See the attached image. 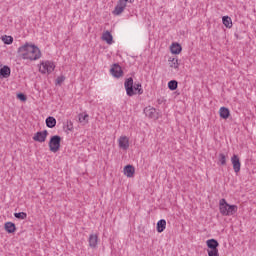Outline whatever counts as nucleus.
Returning a JSON list of instances; mask_svg holds the SVG:
<instances>
[{"mask_svg": "<svg viewBox=\"0 0 256 256\" xmlns=\"http://www.w3.org/2000/svg\"><path fill=\"white\" fill-rule=\"evenodd\" d=\"M18 56L22 59H28L29 61H37L41 59V50L35 44L26 42L20 46L17 50Z\"/></svg>", "mask_w": 256, "mask_h": 256, "instance_id": "1", "label": "nucleus"}, {"mask_svg": "<svg viewBox=\"0 0 256 256\" xmlns=\"http://www.w3.org/2000/svg\"><path fill=\"white\" fill-rule=\"evenodd\" d=\"M219 209L221 215H224L225 217H231V215H235L237 212V205H229L227 200L223 198L220 200Z\"/></svg>", "mask_w": 256, "mask_h": 256, "instance_id": "2", "label": "nucleus"}, {"mask_svg": "<svg viewBox=\"0 0 256 256\" xmlns=\"http://www.w3.org/2000/svg\"><path fill=\"white\" fill-rule=\"evenodd\" d=\"M49 149L52 153H57L61 149V136L54 135L50 138Z\"/></svg>", "mask_w": 256, "mask_h": 256, "instance_id": "3", "label": "nucleus"}, {"mask_svg": "<svg viewBox=\"0 0 256 256\" xmlns=\"http://www.w3.org/2000/svg\"><path fill=\"white\" fill-rule=\"evenodd\" d=\"M124 87L128 97H133V95H135V89L133 88V78H127L124 82Z\"/></svg>", "mask_w": 256, "mask_h": 256, "instance_id": "4", "label": "nucleus"}, {"mask_svg": "<svg viewBox=\"0 0 256 256\" xmlns=\"http://www.w3.org/2000/svg\"><path fill=\"white\" fill-rule=\"evenodd\" d=\"M41 73H53L55 71V63L51 61H46L42 63V67H40Z\"/></svg>", "mask_w": 256, "mask_h": 256, "instance_id": "5", "label": "nucleus"}, {"mask_svg": "<svg viewBox=\"0 0 256 256\" xmlns=\"http://www.w3.org/2000/svg\"><path fill=\"white\" fill-rule=\"evenodd\" d=\"M48 135H49V132L47 130L37 132L33 136V141H37L38 143H45Z\"/></svg>", "mask_w": 256, "mask_h": 256, "instance_id": "6", "label": "nucleus"}, {"mask_svg": "<svg viewBox=\"0 0 256 256\" xmlns=\"http://www.w3.org/2000/svg\"><path fill=\"white\" fill-rule=\"evenodd\" d=\"M125 7H127V2H124L123 0H119L112 11L113 15H121L125 11Z\"/></svg>", "mask_w": 256, "mask_h": 256, "instance_id": "7", "label": "nucleus"}, {"mask_svg": "<svg viewBox=\"0 0 256 256\" xmlns=\"http://www.w3.org/2000/svg\"><path fill=\"white\" fill-rule=\"evenodd\" d=\"M144 113L146 117H149L150 119H159V113H157V109L148 106L144 109Z\"/></svg>", "mask_w": 256, "mask_h": 256, "instance_id": "8", "label": "nucleus"}, {"mask_svg": "<svg viewBox=\"0 0 256 256\" xmlns=\"http://www.w3.org/2000/svg\"><path fill=\"white\" fill-rule=\"evenodd\" d=\"M110 72L113 77H116V79H119V77H123V69H121V66L119 64H114L110 69Z\"/></svg>", "mask_w": 256, "mask_h": 256, "instance_id": "9", "label": "nucleus"}, {"mask_svg": "<svg viewBox=\"0 0 256 256\" xmlns=\"http://www.w3.org/2000/svg\"><path fill=\"white\" fill-rule=\"evenodd\" d=\"M231 162L235 173H239V171H241V161L239 160V156L234 154L231 157Z\"/></svg>", "mask_w": 256, "mask_h": 256, "instance_id": "10", "label": "nucleus"}, {"mask_svg": "<svg viewBox=\"0 0 256 256\" xmlns=\"http://www.w3.org/2000/svg\"><path fill=\"white\" fill-rule=\"evenodd\" d=\"M119 147L124 151H127V149H129V138H127V136H122L119 138Z\"/></svg>", "mask_w": 256, "mask_h": 256, "instance_id": "11", "label": "nucleus"}, {"mask_svg": "<svg viewBox=\"0 0 256 256\" xmlns=\"http://www.w3.org/2000/svg\"><path fill=\"white\" fill-rule=\"evenodd\" d=\"M88 241L89 247H91V249H95L97 247V243H99V236H97V234H90Z\"/></svg>", "mask_w": 256, "mask_h": 256, "instance_id": "12", "label": "nucleus"}, {"mask_svg": "<svg viewBox=\"0 0 256 256\" xmlns=\"http://www.w3.org/2000/svg\"><path fill=\"white\" fill-rule=\"evenodd\" d=\"M0 77L4 79L11 77V68H9V66H0Z\"/></svg>", "mask_w": 256, "mask_h": 256, "instance_id": "13", "label": "nucleus"}, {"mask_svg": "<svg viewBox=\"0 0 256 256\" xmlns=\"http://www.w3.org/2000/svg\"><path fill=\"white\" fill-rule=\"evenodd\" d=\"M206 245L208 250L219 249V242L214 238L207 240Z\"/></svg>", "mask_w": 256, "mask_h": 256, "instance_id": "14", "label": "nucleus"}, {"mask_svg": "<svg viewBox=\"0 0 256 256\" xmlns=\"http://www.w3.org/2000/svg\"><path fill=\"white\" fill-rule=\"evenodd\" d=\"M170 50H171V53L173 55H179V53H181V51L183 50V48L181 47V44L179 43H173L171 46H170Z\"/></svg>", "mask_w": 256, "mask_h": 256, "instance_id": "15", "label": "nucleus"}, {"mask_svg": "<svg viewBox=\"0 0 256 256\" xmlns=\"http://www.w3.org/2000/svg\"><path fill=\"white\" fill-rule=\"evenodd\" d=\"M166 227H167V221L165 219H161L157 222L156 229L158 233H163Z\"/></svg>", "mask_w": 256, "mask_h": 256, "instance_id": "16", "label": "nucleus"}, {"mask_svg": "<svg viewBox=\"0 0 256 256\" xmlns=\"http://www.w3.org/2000/svg\"><path fill=\"white\" fill-rule=\"evenodd\" d=\"M4 229L7 233H15V231H17V227L13 222H6L4 224Z\"/></svg>", "mask_w": 256, "mask_h": 256, "instance_id": "17", "label": "nucleus"}, {"mask_svg": "<svg viewBox=\"0 0 256 256\" xmlns=\"http://www.w3.org/2000/svg\"><path fill=\"white\" fill-rule=\"evenodd\" d=\"M124 175H126V177H133V175H135V167H133V165L125 166Z\"/></svg>", "mask_w": 256, "mask_h": 256, "instance_id": "18", "label": "nucleus"}, {"mask_svg": "<svg viewBox=\"0 0 256 256\" xmlns=\"http://www.w3.org/2000/svg\"><path fill=\"white\" fill-rule=\"evenodd\" d=\"M102 39L103 41H106L108 45H113V35H111V32L109 31L104 32L102 35Z\"/></svg>", "mask_w": 256, "mask_h": 256, "instance_id": "19", "label": "nucleus"}, {"mask_svg": "<svg viewBox=\"0 0 256 256\" xmlns=\"http://www.w3.org/2000/svg\"><path fill=\"white\" fill-rule=\"evenodd\" d=\"M57 125V120L53 116H49L46 118V127H49V129H53Z\"/></svg>", "mask_w": 256, "mask_h": 256, "instance_id": "20", "label": "nucleus"}, {"mask_svg": "<svg viewBox=\"0 0 256 256\" xmlns=\"http://www.w3.org/2000/svg\"><path fill=\"white\" fill-rule=\"evenodd\" d=\"M219 113L221 119H229V115H231L227 107H221Z\"/></svg>", "mask_w": 256, "mask_h": 256, "instance_id": "21", "label": "nucleus"}, {"mask_svg": "<svg viewBox=\"0 0 256 256\" xmlns=\"http://www.w3.org/2000/svg\"><path fill=\"white\" fill-rule=\"evenodd\" d=\"M222 23L225 25V27H227V29H231V27H233V21L229 16L222 17Z\"/></svg>", "mask_w": 256, "mask_h": 256, "instance_id": "22", "label": "nucleus"}, {"mask_svg": "<svg viewBox=\"0 0 256 256\" xmlns=\"http://www.w3.org/2000/svg\"><path fill=\"white\" fill-rule=\"evenodd\" d=\"M178 86L179 83L177 82V80H171L168 82V89H170V91H176Z\"/></svg>", "mask_w": 256, "mask_h": 256, "instance_id": "23", "label": "nucleus"}, {"mask_svg": "<svg viewBox=\"0 0 256 256\" xmlns=\"http://www.w3.org/2000/svg\"><path fill=\"white\" fill-rule=\"evenodd\" d=\"M79 121L83 123V125H87V123H89V114H79Z\"/></svg>", "mask_w": 256, "mask_h": 256, "instance_id": "24", "label": "nucleus"}, {"mask_svg": "<svg viewBox=\"0 0 256 256\" xmlns=\"http://www.w3.org/2000/svg\"><path fill=\"white\" fill-rule=\"evenodd\" d=\"M2 41L5 45H11L13 43V36H3Z\"/></svg>", "mask_w": 256, "mask_h": 256, "instance_id": "25", "label": "nucleus"}, {"mask_svg": "<svg viewBox=\"0 0 256 256\" xmlns=\"http://www.w3.org/2000/svg\"><path fill=\"white\" fill-rule=\"evenodd\" d=\"M171 64L170 67H172L173 69H179V59L177 58H170Z\"/></svg>", "mask_w": 256, "mask_h": 256, "instance_id": "26", "label": "nucleus"}, {"mask_svg": "<svg viewBox=\"0 0 256 256\" xmlns=\"http://www.w3.org/2000/svg\"><path fill=\"white\" fill-rule=\"evenodd\" d=\"M218 159L221 165H227V156L225 154L220 153Z\"/></svg>", "mask_w": 256, "mask_h": 256, "instance_id": "27", "label": "nucleus"}, {"mask_svg": "<svg viewBox=\"0 0 256 256\" xmlns=\"http://www.w3.org/2000/svg\"><path fill=\"white\" fill-rule=\"evenodd\" d=\"M14 217H15L16 219H21V220H23V219H25V218L27 217V213H25V212L14 213Z\"/></svg>", "mask_w": 256, "mask_h": 256, "instance_id": "28", "label": "nucleus"}, {"mask_svg": "<svg viewBox=\"0 0 256 256\" xmlns=\"http://www.w3.org/2000/svg\"><path fill=\"white\" fill-rule=\"evenodd\" d=\"M64 129L67 131H73V122L71 120H67Z\"/></svg>", "mask_w": 256, "mask_h": 256, "instance_id": "29", "label": "nucleus"}, {"mask_svg": "<svg viewBox=\"0 0 256 256\" xmlns=\"http://www.w3.org/2000/svg\"><path fill=\"white\" fill-rule=\"evenodd\" d=\"M134 90L138 92V95H143V88H141L140 83H138L134 86Z\"/></svg>", "mask_w": 256, "mask_h": 256, "instance_id": "30", "label": "nucleus"}, {"mask_svg": "<svg viewBox=\"0 0 256 256\" xmlns=\"http://www.w3.org/2000/svg\"><path fill=\"white\" fill-rule=\"evenodd\" d=\"M208 256H219V249L207 250Z\"/></svg>", "mask_w": 256, "mask_h": 256, "instance_id": "31", "label": "nucleus"}, {"mask_svg": "<svg viewBox=\"0 0 256 256\" xmlns=\"http://www.w3.org/2000/svg\"><path fill=\"white\" fill-rule=\"evenodd\" d=\"M65 82V76H58L56 79V85H62Z\"/></svg>", "mask_w": 256, "mask_h": 256, "instance_id": "32", "label": "nucleus"}, {"mask_svg": "<svg viewBox=\"0 0 256 256\" xmlns=\"http://www.w3.org/2000/svg\"><path fill=\"white\" fill-rule=\"evenodd\" d=\"M17 99H19L20 101H27V96L23 93H19L17 94Z\"/></svg>", "mask_w": 256, "mask_h": 256, "instance_id": "33", "label": "nucleus"}]
</instances>
